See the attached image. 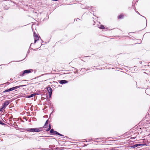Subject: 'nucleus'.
Returning <instances> with one entry per match:
<instances>
[{"label":"nucleus","mask_w":150,"mask_h":150,"mask_svg":"<svg viewBox=\"0 0 150 150\" xmlns=\"http://www.w3.org/2000/svg\"><path fill=\"white\" fill-rule=\"evenodd\" d=\"M85 8L86 9H87L90 10L91 11H92L93 12H95L96 11V9H95V8L92 6H91L90 7H89L88 6H86Z\"/></svg>","instance_id":"nucleus-1"},{"label":"nucleus","mask_w":150,"mask_h":150,"mask_svg":"<svg viewBox=\"0 0 150 150\" xmlns=\"http://www.w3.org/2000/svg\"><path fill=\"white\" fill-rule=\"evenodd\" d=\"M40 129L37 128H34L31 129L29 130V131L30 132H39L40 131Z\"/></svg>","instance_id":"nucleus-2"},{"label":"nucleus","mask_w":150,"mask_h":150,"mask_svg":"<svg viewBox=\"0 0 150 150\" xmlns=\"http://www.w3.org/2000/svg\"><path fill=\"white\" fill-rule=\"evenodd\" d=\"M25 86V85H20V86H16L15 87H13V88H11V89L12 91H13V90H14L15 89H16L18 88H20V87H21L23 86Z\"/></svg>","instance_id":"nucleus-3"},{"label":"nucleus","mask_w":150,"mask_h":150,"mask_svg":"<svg viewBox=\"0 0 150 150\" xmlns=\"http://www.w3.org/2000/svg\"><path fill=\"white\" fill-rule=\"evenodd\" d=\"M48 92L49 93V95H51L52 92V90L50 87H48L47 88Z\"/></svg>","instance_id":"nucleus-4"},{"label":"nucleus","mask_w":150,"mask_h":150,"mask_svg":"<svg viewBox=\"0 0 150 150\" xmlns=\"http://www.w3.org/2000/svg\"><path fill=\"white\" fill-rule=\"evenodd\" d=\"M144 145V144H135V145H134L132 146V147H134V148H135V147H137L138 146H141V145Z\"/></svg>","instance_id":"nucleus-5"},{"label":"nucleus","mask_w":150,"mask_h":150,"mask_svg":"<svg viewBox=\"0 0 150 150\" xmlns=\"http://www.w3.org/2000/svg\"><path fill=\"white\" fill-rule=\"evenodd\" d=\"M34 44H35L37 41L39 40V37H34Z\"/></svg>","instance_id":"nucleus-6"},{"label":"nucleus","mask_w":150,"mask_h":150,"mask_svg":"<svg viewBox=\"0 0 150 150\" xmlns=\"http://www.w3.org/2000/svg\"><path fill=\"white\" fill-rule=\"evenodd\" d=\"M31 72L30 70H25L24 71L23 75L25 73H29Z\"/></svg>","instance_id":"nucleus-7"},{"label":"nucleus","mask_w":150,"mask_h":150,"mask_svg":"<svg viewBox=\"0 0 150 150\" xmlns=\"http://www.w3.org/2000/svg\"><path fill=\"white\" fill-rule=\"evenodd\" d=\"M67 83V81L64 80H62L60 81L59 83L61 84H63Z\"/></svg>","instance_id":"nucleus-8"},{"label":"nucleus","mask_w":150,"mask_h":150,"mask_svg":"<svg viewBox=\"0 0 150 150\" xmlns=\"http://www.w3.org/2000/svg\"><path fill=\"white\" fill-rule=\"evenodd\" d=\"M136 12L138 14H139V15H140L141 16H142L143 17H144V18L145 19H146V25H147V21L146 19V18L145 17H144V16H142L141 15H140V14L139 13V12H138V11H136Z\"/></svg>","instance_id":"nucleus-9"},{"label":"nucleus","mask_w":150,"mask_h":150,"mask_svg":"<svg viewBox=\"0 0 150 150\" xmlns=\"http://www.w3.org/2000/svg\"><path fill=\"white\" fill-rule=\"evenodd\" d=\"M9 104V103L8 101H6L4 103V105H3V107H5L6 106L8 105Z\"/></svg>","instance_id":"nucleus-10"},{"label":"nucleus","mask_w":150,"mask_h":150,"mask_svg":"<svg viewBox=\"0 0 150 150\" xmlns=\"http://www.w3.org/2000/svg\"><path fill=\"white\" fill-rule=\"evenodd\" d=\"M123 17V16L122 15L120 14L118 16V18L119 19H122Z\"/></svg>","instance_id":"nucleus-11"},{"label":"nucleus","mask_w":150,"mask_h":150,"mask_svg":"<svg viewBox=\"0 0 150 150\" xmlns=\"http://www.w3.org/2000/svg\"><path fill=\"white\" fill-rule=\"evenodd\" d=\"M99 28L100 29H104L105 27L103 25H101L100 27H99Z\"/></svg>","instance_id":"nucleus-12"},{"label":"nucleus","mask_w":150,"mask_h":150,"mask_svg":"<svg viewBox=\"0 0 150 150\" xmlns=\"http://www.w3.org/2000/svg\"><path fill=\"white\" fill-rule=\"evenodd\" d=\"M12 91V90H11V88H10L8 89V90H7L4 91L3 92H9V91Z\"/></svg>","instance_id":"nucleus-13"},{"label":"nucleus","mask_w":150,"mask_h":150,"mask_svg":"<svg viewBox=\"0 0 150 150\" xmlns=\"http://www.w3.org/2000/svg\"><path fill=\"white\" fill-rule=\"evenodd\" d=\"M48 120H47L46 123H45V125L44 126V128H46V126L47 125V124L48 123Z\"/></svg>","instance_id":"nucleus-14"},{"label":"nucleus","mask_w":150,"mask_h":150,"mask_svg":"<svg viewBox=\"0 0 150 150\" xmlns=\"http://www.w3.org/2000/svg\"><path fill=\"white\" fill-rule=\"evenodd\" d=\"M35 94H32L31 95H30V96H28V98H29L35 96Z\"/></svg>","instance_id":"nucleus-15"},{"label":"nucleus","mask_w":150,"mask_h":150,"mask_svg":"<svg viewBox=\"0 0 150 150\" xmlns=\"http://www.w3.org/2000/svg\"><path fill=\"white\" fill-rule=\"evenodd\" d=\"M33 43H31L30 45V46L29 47V50H28V52H27V54H28L29 53H30V51L29 50L30 49H31V48H30V47L31 46V45H32V44Z\"/></svg>","instance_id":"nucleus-16"},{"label":"nucleus","mask_w":150,"mask_h":150,"mask_svg":"<svg viewBox=\"0 0 150 150\" xmlns=\"http://www.w3.org/2000/svg\"><path fill=\"white\" fill-rule=\"evenodd\" d=\"M34 37H38V35L35 33V32H34Z\"/></svg>","instance_id":"nucleus-17"},{"label":"nucleus","mask_w":150,"mask_h":150,"mask_svg":"<svg viewBox=\"0 0 150 150\" xmlns=\"http://www.w3.org/2000/svg\"><path fill=\"white\" fill-rule=\"evenodd\" d=\"M38 48L37 49H33V48H31V50H35V51H37V50L38 49Z\"/></svg>","instance_id":"nucleus-18"},{"label":"nucleus","mask_w":150,"mask_h":150,"mask_svg":"<svg viewBox=\"0 0 150 150\" xmlns=\"http://www.w3.org/2000/svg\"><path fill=\"white\" fill-rule=\"evenodd\" d=\"M50 129H51V127H50V125L49 128H48V129L47 130V131H49Z\"/></svg>","instance_id":"nucleus-19"},{"label":"nucleus","mask_w":150,"mask_h":150,"mask_svg":"<svg viewBox=\"0 0 150 150\" xmlns=\"http://www.w3.org/2000/svg\"><path fill=\"white\" fill-rule=\"evenodd\" d=\"M53 132V130L52 129L50 131V132L51 133H52Z\"/></svg>","instance_id":"nucleus-20"},{"label":"nucleus","mask_w":150,"mask_h":150,"mask_svg":"<svg viewBox=\"0 0 150 150\" xmlns=\"http://www.w3.org/2000/svg\"><path fill=\"white\" fill-rule=\"evenodd\" d=\"M89 57V56H86V57H84V58Z\"/></svg>","instance_id":"nucleus-21"},{"label":"nucleus","mask_w":150,"mask_h":150,"mask_svg":"<svg viewBox=\"0 0 150 150\" xmlns=\"http://www.w3.org/2000/svg\"><path fill=\"white\" fill-rule=\"evenodd\" d=\"M54 133H55V134H57V133L56 132H54Z\"/></svg>","instance_id":"nucleus-22"},{"label":"nucleus","mask_w":150,"mask_h":150,"mask_svg":"<svg viewBox=\"0 0 150 150\" xmlns=\"http://www.w3.org/2000/svg\"><path fill=\"white\" fill-rule=\"evenodd\" d=\"M77 19L79 20V19L78 18H77L76 19V21H77Z\"/></svg>","instance_id":"nucleus-23"},{"label":"nucleus","mask_w":150,"mask_h":150,"mask_svg":"<svg viewBox=\"0 0 150 150\" xmlns=\"http://www.w3.org/2000/svg\"><path fill=\"white\" fill-rule=\"evenodd\" d=\"M144 66H149V65H148L147 64V65H145Z\"/></svg>","instance_id":"nucleus-24"},{"label":"nucleus","mask_w":150,"mask_h":150,"mask_svg":"<svg viewBox=\"0 0 150 150\" xmlns=\"http://www.w3.org/2000/svg\"><path fill=\"white\" fill-rule=\"evenodd\" d=\"M42 41V42H43V41L42 40H41Z\"/></svg>","instance_id":"nucleus-25"},{"label":"nucleus","mask_w":150,"mask_h":150,"mask_svg":"<svg viewBox=\"0 0 150 150\" xmlns=\"http://www.w3.org/2000/svg\"><path fill=\"white\" fill-rule=\"evenodd\" d=\"M13 3L14 4H16V3L15 2H13Z\"/></svg>","instance_id":"nucleus-26"},{"label":"nucleus","mask_w":150,"mask_h":150,"mask_svg":"<svg viewBox=\"0 0 150 150\" xmlns=\"http://www.w3.org/2000/svg\"><path fill=\"white\" fill-rule=\"evenodd\" d=\"M13 29H12L11 30H10V31H11L12 30H13Z\"/></svg>","instance_id":"nucleus-27"},{"label":"nucleus","mask_w":150,"mask_h":150,"mask_svg":"<svg viewBox=\"0 0 150 150\" xmlns=\"http://www.w3.org/2000/svg\"><path fill=\"white\" fill-rule=\"evenodd\" d=\"M22 61V60H19V62H20V61Z\"/></svg>","instance_id":"nucleus-28"},{"label":"nucleus","mask_w":150,"mask_h":150,"mask_svg":"<svg viewBox=\"0 0 150 150\" xmlns=\"http://www.w3.org/2000/svg\"><path fill=\"white\" fill-rule=\"evenodd\" d=\"M94 23H95V22L94 21Z\"/></svg>","instance_id":"nucleus-29"},{"label":"nucleus","mask_w":150,"mask_h":150,"mask_svg":"<svg viewBox=\"0 0 150 150\" xmlns=\"http://www.w3.org/2000/svg\"><path fill=\"white\" fill-rule=\"evenodd\" d=\"M2 64H1V65H0V66H2Z\"/></svg>","instance_id":"nucleus-30"},{"label":"nucleus","mask_w":150,"mask_h":150,"mask_svg":"<svg viewBox=\"0 0 150 150\" xmlns=\"http://www.w3.org/2000/svg\"><path fill=\"white\" fill-rule=\"evenodd\" d=\"M10 1H11V2H13L12 1H11V0H10Z\"/></svg>","instance_id":"nucleus-31"},{"label":"nucleus","mask_w":150,"mask_h":150,"mask_svg":"<svg viewBox=\"0 0 150 150\" xmlns=\"http://www.w3.org/2000/svg\"><path fill=\"white\" fill-rule=\"evenodd\" d=\"M95 25L94 24H93V25Z\"/></svg>","instance_id":"nucleus-32"},{"label":"nucleus","mask_w":150,"mask_h":150,"mask_svg":"<svg viewBox=\"0 0 150 150\" xmlns=\"http://www.w3.org/2000/svg\"><path fill=\"white\" fill-rule=\"evenodd\" d=\"M134 1V0H133V1ZM134 1H133V2H134Z\"/></svg>","instance_id":"nucleus-33"}]
</instances>
